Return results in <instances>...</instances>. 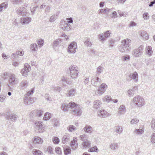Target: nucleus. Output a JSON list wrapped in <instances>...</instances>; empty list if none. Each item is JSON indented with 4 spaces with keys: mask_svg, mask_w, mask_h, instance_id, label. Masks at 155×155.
I'll list each match as a JSON object with an SVG mask.
<instances>
[{
    "mask_svg": "<svg viewBox=\"0 0 155 155\" xmlns=\"http://www.w3.org/2000/svg\"><path fill=\"white\" fill-rule=\"evenodd\" d=\"M27 9L24 7H21L18 8L17 11V14L23 16H26L28 14Z\"/></svg>",
    "mask_w": 155,
    "mask_h": 155,
    "instance_id": "11",
    "label": "nucleus"
},
{
    "mask_svg": "<svg viewBox=\"0 0 155 155\" xmlns=\"http://www.w3.org/2000/svg\"><path fill=\"white\" fill-rule=\"evenodd\" d=\"M76 90L72 89L70 90L67 93V96L70 97H72L75 95L76 92Z\"/></svg>",
    "mask_w": 155,
    "mask_h": 155,
    "instance_id": "28",
    "label": "nucleus"
},
{
    "mask_svg": "<svg viewBox=\"0 0 155 155\" xmlns=\"http://www.w3.org/2000/svg\"><path fill=\"white\" fill-rule=\"evenodd\" d=\"M77 48L76 43L75 42H71L68 48V52L71 53H75Z\"/></svg>",
    "mask_w": 155,
    "mask_h": 155,
    "instance_id": "9",
    "label": "nucleus"
},
{
    "mask_svg": "<svg viewBox=\"0 0 155 155\" xmlns=\"http://www.w3.org/2000/svg\"><path fill=\"white\" fill-rule=\"evenodd\" d=\"M131 41L130 39L127 38L123 40L121 42L122 44L124 46L127 47L131 50V48L130 47Z\"/></svg>",
    "mask_w": 155,
    "mask_h": 155,
    "instance_id": "17",
    "label": "nucleus"
},
{
    "mask_svg": "<svg viewBox=\"0 0 155 155\" xmlns=\"http://www.w3.org/2000/svg\"><path fill=\"white\" fill-rule=\"evenodd\" d=\"M143 17L144 20H148L150 18V15L147 12H145L143 15Z\"/></svg>",
    "mask_w": 155,
    "mask_h": 155,
    "instance_id": "47",
    "label": "nucleus"
},
{
    "mask_svg": "<svg viewBox=\"0 0 155 155\" xmlns=\"http://www.w3.org/2000/svg\"><path fill=\"white\" fill-rule=\"evenodd\" d=\"M150 140L152 143H155V133H153L151 135Z\"/></svg>",
    "mask_w": 155,
    "mask_h": 155,
    "instance_id": "50",
    "label": "nucleus"
},
{
    "mask_svg": "<svg viewBox=\"0 0 155 155\" xmlns=\"http://www.w3.org/2000/svg\"><path fill=\"white\" fill-rule=\"evenodd\" d=\"M129 77L131 79L133 80L134 82H137L138 81V75L136 72H135L134 73H130L129 75Z\"/></svg>",
    "mask_w": 155,
    "mask_h": 155,
    "instance_id": "18",
    "label": "nucleus"
},
{
    "mask_svg": "<svg viewBox=\"0 0 155 155\" xmlns=\"http://www.w3.org/2000/svg\"><path fill=\"white\" fill-rule=\"evenodd\" d=\"M52 90L54 91L60 92L61 90V88L59 86L53 87H52Z\"/></svg>",
    "mask_w": 155,
    "mask_h": 155,
    "instance_id": "49",
    "label": "nucleus"
},
{
    "mask_svg": "<svg viewBox=\"0 0 155 155\" xmlns=\"http://www.w3.org/2000/svg\"><path fill=\"white\" fill-rule=\"evenodd\" d=\"M60 28L64 31H69L71 29L70 25L65 21H61L60 24Z\"/></svg>",
    "mask_w": 155,
    "mask_h": 155,
    "instance_id": "12",
    "label": "nucleus"
},
{
    "mask_svg": "<svg viewBox=\"0 0 155 155\" xmlns=\"http://www.w3.org/2000/svg\"><path fill=\"white\" fill-rule=\"evenodd\" d=\"M140 37V38L144 40H146L148 39L149 36L148 33L144 30H141L139 32Z\"/></svg>",
    "mask_w": 155,
    "mask_h": 155,
    "instance_id": "14",
    "label": "nucleus"
},
{
    "mask_svg": "<svg viewBox=\"0 0 155 155\" xmlns=\"http://www.w3.org/2000/svg\"><path fill=\"white\" fill-rule=\"evenodd\" d=\"M37 42L40 48L44 44V40L42 39H40L37 41Z\"/></svg>",
    "mask_w": 155,
    "mask_h": 155,
    "instance_id": "42",
    "label": "nucleus"
},
{
    "mask_svg": "<svg viewBox=\"0 0 155 155\" xmlns=\"http://www.w3.org/2000/svg\"><path fill=\"white\" fill-rule=\"evenodd\" d=\"M30 48L33 51H36L38 49V45L37 44L34 43L31 45Z\"/></svg>",
    "mask_w": 155,
    "mask_h": 155,
    "instance_id": "38",
    "label": "nucleus"
},
{
    "mask_svg": "<svg viewBox=\"0 0 155 155\" xmlns=\"http://www.w3.org/2000/svg\"><path fill=\"white\" fill-rule=\"evenodd\" d=\"M72 102H70L69 104H67L65 103H63L61 104V109L64 111H67L68 110L69 108H71V107Z\"/></svg>",
    "mask_w": 155,
    "mask_h": 155,
    "instance_id": "16",
    "label": "nucleus"
},
{
    "mask_svg": "<svg viewBox=\"0 0 155 155\" xmlns=\"http://www.w3.org/2000/svg\"><path fill=\"white\" fill-rule=\"evenodd\" d=\"M116 132L119 134H121L123 130L122 128L120 126H117L116 127Z\"/></svg>",
    "mask_w": 155,
    "mask_h": 155,
    "instance_id": "46",
    "label": "nucleus"
},
{
    "mask_svg": "<svg viewBox=\"0 0 155 155\" xmlns=\"http://www.w3.org/2000/svg\"><path fill=\"white\" fill-rule=\"evenodd\" d=\"M134 103L139 107H141L144 105V99L141 96L137 95L133 99Z\"/></svg>",
    "mask_w": 155,
    "mask_h": 155,
    "instance_id": "3",
    "label": "nucleus"
},
{
    "mask_svg": "<svg viewBox=\"0 0 155 155\" xmlns=\"http://www.w3.org/2000/svg\"><path fill=\"white\" fill-rule=\"evenodd\" d=\"M107 87V85L105 83H102L98 88L97 91L96 93L97 95L99 96L103 94L105 91Z\"/></svg>",
    "mask_w": 155,
    "mask_h": 155,
    "instance_id": "8",
    "label": "nucleus"
},
{
    "mask_svg": "<svg viewBox=\"0 0 155 155\" xmlns=\"http://www.w3.org/2000/svg\"><path fill=\"white\" fill-rule=\"evenodd\" d=\"M55 151L56 153L59 155H60L62 153L61 149L59 147H56L55 148Z\"/></svg>",
    "mask_w": 155,
    "mask_h": 155,
    "instance_id": "59",
    "label": "nucleus"
},
{
    "mask_svg": "<svg viewBox=\"0 0 155 155\" xmlns=\"http://www.w3.org/2000/svg\"><path fill=\"white\" fill-rule=\"evenodd\" d=\"M145 51L147 54L149 56L151 55L153 53L151 47L150 46H147L145 49Z\"/></svg>",
    "mask_w": 155,
    "mask_h": 155,
    "instance_id": "32",
    "label": "nucleus"
},
{
    "mask_svg": "<svg viewBox=\"0 0 155 155\" xmlns=\"http://www.w3.org/2000/svg\"><path fill=\"white\" fill-rule=\"evenodd\" d=\"M45 150L46 152H48L51 154L53 153V149L50 146H49L48 147L45 148Z\"/></svg>",
    "mask_w": 155,
    "mask_h": 155,
    "instance_id": "45",
    "label": "nucleus"
},
{
    "mask_svg": "<svg viewBox=\"0 0 155 155\" xmlns=\"http://www.w3.org/2000/svg\"><path fill=\"white\" fill-rule=\"evenodd\" d=\"M56 18L57 17H56L55 15H53L50 17L49 19V21L51 22H54Z\"/></svg>",
    "mask_w": 155,
    "mask_h": 155,
    "instance_id": "62",
    "label": "nucleus"
},
{
    "mask_svg": "<svg viewBox=\"0 0 155 155\" xmlns=\"http://www.w3.org/2000/svg\"><path fill=\"white\" fill-rule=\"evenodd\" d=\"M72 103L71 107V111L72 114L76 116H81L82 113V107L74 102H72V103Z\"/></svg>",
    "mask_w": 155,
    "mask_h": 155,
    "instance_id": "1",
    "label": "nucleus"
},
{
    "mask_svg": "<svg viewBox=\"0 0 155 155\" xmlns=\"http://www.w3.org/2000/svg\"><path fill=\"white\" fill-rule=\"evenodd\" d=\"M53 140L54 143L55 144H58L59 142V140L57 137H54Z\"/></svg>",
    "mask_w": 155,
    "mask_h": 155,
    "instance_id": "64",
    "label": "nucleus"
},
{
    "mask_svg": "<svg viewBox=\"0 0 155 155\" xmlns=\"http://www.w3.org/2000/svg\"><path fill=\"white\" fill-rule=\"evenodd\" d=\"M18 117L16 114H11L7 118L14 122L17 119Z\"/></svg>",
    "mask_w": 155,
    "mask_h": 155,
    "instance_id": "33",
    "label": "nucleus"
},
{
    "mask_svg": "<svg viewBox=\"0 0 155 155\" xmlns=\"http://www.w3.org/2000/svg\"><path fill=\"white\" fill-rule=\"evenodd\" d=\"M70 139L69 135L68 134H66L63 136L62 138V143L64 144L66 142H68Z\"/></svg>",
    "mask_w": 155,
    "mask_h": 155,
    "instance_id": "30",
    "label": "nucleus"
},
{
    "mask_svg": "<svg viewBox=\"0 0 155 155\" xmlns=\"http://www.w3.org/2000/svg\"><path fill=\"white\" fill-rule=\"evenodd\" d=\"M34 128L36 132L42 133L44 131V125L42 122L36 121L35 122Z\"/></svg>",
    "mask_w": 155,
    "mask_h": 155,
    "instance_id": "4",
    "label": "nucleus"
},
{
    "mask_svg": "<svg viewBox=\"0 0 155 155\" xmlns=\"http://www.w3.org/2000/svg\"><path fill=\"white\" fill-rule=\"evenodd\" d=\"M79 138L81 140L84 142L88 140V137L87 134H84L80 135Z\"/></svg>",
    "mask_w": 155,
    "mask_h": 155,
    "instance_id": "34",
    "label": "nucleus"
},
{
    "mask_svg": "<svg viewBox=\"0 0 155 155\" xmlns=\"http://www.w3.org/2000/svg\"><path fill=\"white\" fill-rule=\"evenodd\" d=\"M97 74H95L94 76L92 77L91 84L92 85L95 87H97L100 84V83L101 81V79L99 78Z\"/></svg>",
    "mask_w": 155,
    "mask_h": 155,
    "instance_id": "7",
    "label": "nucleus"
},
{
    "mask_svg": "<svg viewBox=\"0 0 155 155\" xmlns=\"http://www.w3.org/2000/svg\"><path fill=\"white\" fill-rule=\"evenodd\" d=\"M43 142L42 139L38 137H35L33 140L34 144H41Z\"/></svg>",
    "mask_w": 155,
    "mask_h": 155,
    "instance_id": "29",
    "label": "nucleus"
},
{
    "mask_svg": "<svg viewBox=\"0 0 155 155\" xmlns=\"http://www.w3.org/2000/svg\"><path fill=\"white\" fill-rule=\"evenodd\" d=\"M71 77L73 79L76 78L78 76V67L75 65H72L69 68Z\"/></svg>",
    "mask_w": 155,
    "mask_h": 155,
    "instance_id": "6",
    "label": "nucleus"
},
{
    "mask_svg": "<svg viewBox=\"0 0 155 155\" xmlns=\"http://www.w3.org/2000/svg\"><path fill=\"white\" fill-rule=\"evenodd\" d=\"M16 79L15 74H10L9 76L8 80L9 83L10 85L12 86L15 85L16 84Z\"/></svg>",
    "mask_w": 155,
    "mask_h": 155,
    "instance_id": "15",
    "label": "nucleus"
},
{
    "mask_svg": "<svg viewBox=\"0 0 155 155\" xmlns=\"http://www.w3.org/2000/svg\"><path fill=\"white\" fill-rule=\"evenodd\" d=\"M102 105V103L99 100L95 101L94 104V107L96 109H98Z\"/></svg>",
    "mask_w": 155,
    "mask_h": 155,
    "instance_id": "27",
    "label": "nucleus"
},
{
    "mask_svg": "<svg viewBox=\"0 0 155 155\" xmlns=\"http://www.w3.org/2000/svg\"><path fill=\"white\" fill-rule=\"evenodd\" d=\"M0 5L2 7L3 10L6 9L8 7V4L6 2L3 3Z\"/></svg>",
    "mask_w": 155,
    "mask_h": 155,
    "instance_id": "58",
    "label": "nucleus"
},
{
    "mask_svg": "<svg viewBox=\"0 0 155 155\" xmlns=\"http://www.w3.org/2000/svg\"><path fill=\"white\" fill-rule=\"evenodd\" d=\"M34 92V90L32 89L24 95V101L25 104H30L34 102V98L31 97V95Z\"/></svg>",
    "mask_w": 155,
    "mask_h": 155,
    "instance_id": "2",
    "label": "nucleus"
},
{
    "mask_svg": "<svg viewBox=\"0 0 155 155\" xmlns=\"http://www.w3.org/2000/svg\"><path fill=\"white\" fill-rule=\"evenodd\" d=\"M83 130L84 132L89 134H92L94 131L93 128L88 125H86L84 128Z\"/></svg>",
    "mask_w": 155,
    "mask_h": 155,
    "instance_id": "19",
    "label": "nucleus"
},
{
    "mask_svg": "<svg viewBox=\"0 0 155 155\" xmlns=\"http://www.w3.org/2000/svg\"><path fill=\"white\" fill-rule=\"evenodd\" d=\"M111 98L110 96H106L104 98V101H107L108 102H109L110 101H111Z\"/></svg>",
    "mask_w": 155,
    "mask_h": 155,
    "instance_id": "51",
    "label": "nucleus"
},
{
    "mask_svg": "<svg viewBox=\"0 0 155 155\" xmlns=\"http://www.w3.org/2000/svg\"><path fill=\"white\" fill-rule=\"evenodd\" d=\"M91 142L88 140L83 142L82 143V146L84 149H86L87 147H91Z\"/></svg>",
    "mask_w": 155,
    "mask_h": 155,
    "instance_id": "26",
    "label": "nucleus"
},
{
    "mask_svg": "<svg viewBox=\"0 0 155 155\" xmlns=\"http://www.w3.org/2000/svg\"><path fill=\"white\" fill-rule=\"evenodd\" d=\"M31 70V68L30 66L28 64H25L24 66V68L21 70V73L23 76H27L28 74V72H29Z\"/></svg>",
    "mask_w": 155,
    "mask_h": 155,
    "instance_id": "10",
    "label": "nucleus"
},
{
    "mask_svg": "<svg viewBox=\"0 0 155 155\" xmlns=\"http://www.w3.org/2000/svg\"><path fill=\"white\" fill-rule=\"evenodd\" d=\"M118 13L120 17L124 16L126 17L127 15V13H124L123 12H122L120 11H118Z\"/></svg>",
    "mask_w": 155,
    "mask_h": 155,
    "instance_id": "61",
    "label": "nucleus"
},
{
    "mask_svg": "<svg viewBox=\"0 0 155 155\" xmlns=\"http://www.w3.org/2000/svg\"><path fill=\"white\" fill-rule=\"evenodd\" d=\"M64 152L65 155H67L70 154L71 152V148L69 147L66 146L64 148Z\"/></svg>",
    "mask_w": 155,
    "mask_h": 155,
    "instance_id": "35",
    "label": "nucleus"
},
{
    "mask_svg": "<svg viewBox=\"0 0 155 155\" xmlns=\"http://www.w3.org/2000/svg\"><path fill=\"white\" fill-rule=\"evenodd\" d=\"M77 138L74 137L73 140L71 142V145L72 148L74 150L76 149L78 147V144L77 142Z\"/></svg>",
    "mask_w": 155,
    "mask_h": 155,
    "instance_id": "21",
    "label": "nucleus"
},
{
    "mask_svg": "<svg viewBox=\"0 0 155 155\" xmlns=\"http://www.w3.org/2000/svg\"><path fill=\"white\" fill-rule=\"evenodd\" d=\"M139 120L137 118H134L131 120L130 122V123L131 124H135L139 122Z\"/></svg>",
    "mask_w": 155,
    "mask_h": 155,
    "instance_id": "56",
    "label": "nucleus"
},
{
    "mask_svg": "<svg viewBox=\"0 0 155 155\" xmlns=\"http://www.w3.org/2000/svg\"><path fill=\"white\" fill-rule=\"evenodd\" d=\"M43 114V112L41 110H37L31 112V117L32 118L35 119V117H40Z\"/></svg>",
    "mask_w": 155,
    "mask_h": 155,
    "instance_id": "13",
    "label": "nucleus"
},
{
    "mask_svg": "<svg viewBox=\"0 0 155 155\" xmlns=\"http://www.w3.org/2000/svg\"><path fill=\"white\" fill-rule=\"evenodd\" d=\"M60 40L58 39L54 41L53 43V47L54 48L59 44Z\"/></svg>",
    "mask_w": 155,
    "mask_h": 155,
    "instance_id": "55",
    "label": "nucleus"
},
{
    "mask_svg": "<svg viewBox=\"0 0 155 155\" xmlns=\"http://www.w3.org/2000/svg\"><path fill=\"white\" fill-rule=\"evenodd\" d=\"M152 129L155 132V118H153L150 123Z\"/></svg>",
    "mask_w": 155,
    "mask_h": 155,
    "instance_id": "43",
    "label": "nucleus"
},
{
    "mask_svg": "<svg viewBox=\"0 0 155 155\" xmlns=\"http://www.w3.org/2000/svg\"><path fill=\"white\" fill-rule=\"evenodd\" d=\"M85 39V40L84 42V45L87 47H91L92 45V43L90 41V38H86Z\"/></svg>",
    "mask_w": 155,
    "mask_h": 155,
    "instance_id": "31",
    "label": "nucleus"
},
{
    "mask_svg": "<svg viewBox=\"0 0 155 155\" xmlns=\"http://www.w3.org/2000/svg\"><path fill=\"white\" fill-rule=\"evenodd\" d=\"M32 153L34 155H43V153L39 150L34 149L32 150Z\"/></svg>",
    "mask_w": 155,
    "mask_h": 155,
    "instance_id": "36",
    "label": "nucleus"
},
{
    "mask_svg": "<svg viewBox=\"0 0 155 155\" xmlns=\"http://www.w3.org/2000/svg\"><path fill=\"white\" fill-rule=\"evenodd\" d=\"M31 20L30 17L22 18H21V22L22 24H28L31 21Z\"/></svg>",
    "mask_w": 155,
    "mask_h": 155,
    "instance_id": "24",
    "label": "nucleus"
},
{
    "mask_svg": "<svg viewBox=\"0 0 155 155\" xmlns=\"http://www.w3.org/2000/svg\"><path fill=\"white\" fill-rule=\"evenodd\" d=\"M110 147L112 150H115L118 147V144L117 143H111L110 145Z\"/></svg>",
    "mask_w": 155,
    "mask_h": 155,
    "instance_id": "44",
    "label": "nucleus"
},
{
    "mask_svg": "<svg viewBox=\"0 0 155 155\" xmlns=\"http://www.w3.org/2000/svg\"><path fill=\"white\" fill-rule=\"evenodd\" d=\"M110 31H107L104 33V36L105 38H108L110 36Z\"/></svg>",
    "mask_w": 155,
    "mask_h": 155,
    "instance_id": "63",
    "label": "nucleus"
},
{
    "mask_svg": "<svg viewBox=\"0 0 155 155\" xmlns=\"http://www.w3.org/2000/svg\"><path fill=\"white\" fill-rule=\"evenodd\" d=\"M51 116V115L50 113H46L45 114L43 119L45 120H48L50 118Z\"/></svg>",
    "mask_w": 155,
    "mask_h": 155,
    "instance_id": "40",
    "label": "nucleus"
},
{
    "mask_svg": "<svg viewBox=\"0 0 155 155\" xmlns=\"http://www.w3.org/2000/svg\"><path fill=\"white\" fill-rule=\"evenodd\" d=\"M110 16L112 18H115L117 17V14L115 11L114 12L110 15Z\"/></svg>",
    "mask_w": 155,
    "mask_h": 155,
    "instance_id": "60",
    "label": "nucleus"
},
{
    "mask_svg": "<svg viewBox=\"0 0 155 155\" xmlns=\"http://www.w3.org/2000/svg\"><path fill=\"white\" fill-rule=\"evenodd\" d=\"M143 46L140 45L138 49H134L132 52V54L134 56L139 57L142 55L143 52Z\"/></svg>",
    "mask_w": 155,
    "mask_h": 155,
    "instance_id": "5",
    "label": "nucleus"
},
{
    "mask_svg": "<svg viewBox=\"0 0 155 155\" xmlns=\"http://www.w3.org/2000/svg\"><path fill=\"white\" fill-rule=\"evenodd\" d=\"M68 130L70 132H72L76 130V128L73 125H70L67 127Z\"/></svg>",
    "mask_w": 155,
    "mask_h": 155,
    "instance_id": "41",
    "label": "nucleus"
},
{
    "mask_svg": "<svg viewBox=\"0 0 155 155\" xmlns=\"http://www.w3.org/2000/svg\"><path fill=\"white\" fill-rule=\"evenodd\" d=\"M144 128L142 127V128H139L136 129L134 131V133L137 134H140L143 133Z\"/></svg>",
    "mask_w": 155,
    "mask_h": 155,
    "instance_id": "37",
    "label": "nucleus"
},
{
    "mask_svg": "<svg viewBox=\"0 0 155 155\" xmlns=\"http://www.w3.org/2000/svg\"><path fill=\"white\" fill-rule=\"evenodd\" d=\"M126 111V109L123 105H121L119 108L118 114H124Z\"/></svg>",
    "mask_w": 155,
    "mask_h": 155,
    "instance_id": "23",
    "label": "nucleus"
},
{
    "mask_svg": "<svg viewBox=\"0 0 155 155\" xmlns=\"http://www.w3.org/2000/svg\"><path fill=\"white\" fill-rule=\"evenodd\" d=\"M118 49L119 51L122 53L126 51L127 52L130 50L129 48L124 46L122 44L119 47Z\"/></svg>",
    "mask_w": 155,
    "mask_h": 155,
    "instance_id": "22",
    "label": "nucleus"
},
{
    "mask_svg": "<svg viewBox=\"0 0 155 155\" xmlns=\"http://www.w3.org/2000/svg\"><path fill=\"white\" fill-rule=\"evenodd\" d=\"M99 39L100 40V41H104L106 40V39L105 37H104L103 35L101 34H99L98 35Z\"/></svg>",
    "mask_w": 155,
    "mask_h": 155,
    "instance_id": "53",
    "label": "nucleus"
},
{
    "mask_svg": "<svg viewBox=\"0 0 155 155\" xmlns=\"http://www.w3.org/2000/svg\"><path fill=\"white\" fill-rule=\"evenodd\" d=\"M24 53V52L21 50L18 51H16L15 54H12L15 55H19L20 56H22L23 55Z\"/></svg>",
    "mask_w": 155,
    "mask_h": 155,
    "instance_id": "52",
    "label": "nucleus"
},
{
    "mask_svg": "<svg viewBox=\"0 0 155 155\" xmlns=\"http://www.w3.org/2000/svg\"><path fill=\"white\" fill-rule=\"evenodd\" d=\"M98 115L100 116L101 117L105 118L110 115V114L107 111L103 110L100 111L98 114Z\"/></svg>",
    "mask_w": 155,
    "mask_h": 155,
    "instance_id": "20",
    "label": "nucleus"
},
{
    "mask_svg": "<svg viewBox=\"0 0 155 155\" xmlns=\"http://www.w3.org/2000/svg\"><path fill=\"white\" fill-rule=\"evenodd\" d=\"M128 94L129 96H133L134 93L135 91L133 89H129L127 91Z\"/></svg>",
    "mask_w": 155,
    "mask_h": 155,
    "instance_id": "54",
    "label": "nucleus"
},
{
    "mask_svg": "<svg viewBox=\"0 0 155 155\" xmlns=\"http://www.w3.org/2000/svg\"><path fill=\"white\" fill-rule=\"evenodd\" d=\"M103 67L101 66H100L97 68L96 74H97L98 76H99L101 73V72L103 71Z\"/></svg>",
    "mask_w": 155,
    "mask_h": 155,
    "instance_id": "39",
    "label": "nucleus"
},
{
    "mask_svg": "<svg viewBox=\"0 0 155 155\" xmlns=\"http://www.w3.org/2000/svg\"><path fill=\"white\" fill-rule=\"evenodd\" d=\"M28 86V82L27 80L22 81L20 84V86L21 89L24 90Z\"/></svg>",
    "mask_w": 155,
    "mask_h": 155,
    "instance_id": "25",
    "label": "nucleus"
},
{
    "mask_svg": "<svg viewBox=\"0 0 155 155\" xmlns=\"http://www.w3.org/2000/svg\"><path fill=\"white\" fill-rule=\"evenodd\" d=\"M130 56L128 55L124 56L122 57V59L124 61H128L130 60Z\"/></svg>",
    "mask_w": 155,
    "mask_h": 155,
    "instance_id": "57",
    "label": "nucleus"
},
{
    "mask_svg": "<svg viewBox=\"0 0 155 155\" xmlns=\"http://www.w3.org/2000/svg\"><path fill=\"white\" fill-rule=\"evenodd\" d=\"M98 151V150L96 146L91 148L88 150V151L89 152H97Z\"/></svg>",
    "mask_w": 155,
    "mask_h": 155,
    "instance_id": "48",
    "label": "nucleus"
}]
</instances>
